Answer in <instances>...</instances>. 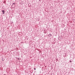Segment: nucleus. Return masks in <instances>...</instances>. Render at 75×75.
I'll return each instance as SVG.
<instances>
[{
    "label": "nucleus",
    "instance_id": "1",
    "mask_svg": "<svg viewBox=\"0 0 75 75\" xmlns=\"http://www.w3.org/2000/svg\"><path fill=\"white\" fill-rule=\"evenodd\" d=\"M1 11L3 12V14H5V11L4 10H2Z\"/></svg>",
    "mask_w": 75,
    "mask_h": 75
},
{
    "label": "nucleus",
    "instance_id": "2",
    "mask_svg": "<svg viewBox=\"0 0 75 75\" xmlns=\"http://www.w3.org/2000/svg\"><path fill=\"white\" fill-rule=\"evenodd\" d=\"M49 35V36L50 37H51V35H51V34H50Z\"/></svg>",
    "mask_w": 75,
    "mask_h": 75
},
{
    "label": "nucleus",
    "instance_id": "3",
    "mask_svg": "<svg viewBox=\"0 0 75 75\" xmlns=\"http://www.w3.org/2000/svg\"><path fill=\"white\" fill-rule=\"evenodd\" d=\"M17 12H18L19 11V10L18 9H17Z\"/></svg>",
    "mask_w": 75,
    "mask_h": 75
},
{
    "label": "nucleus",
    "instance_id": "4",
    "mask_svg": "<svg viewBox=\"0 0 75 75\" xmlns=\"http://www.w3.org/2000/svg\"><path fill=\"white\" fill-rule=\"evenodd\" d=\"M12 4V6H13V4L14 5V6H15V3H14Z\"/></svg>",
    "mask_w": 75,
    "mask_h": 75
},
{
    "label": "nucleus",
    "instance_id": "5",
    "mask_svg": "<svg viewBox=\"0 0 75 75\" xmlns=\"http://www.w3.org/2000/svg\"><path fill=\"white\" fill-rule=\"evenodd\" d=\"M70 62H72V61L71 60L70 61Z\"/></svg>",
    "mask_w": 75,
    "mask_h": 75
},
{
    "label": "nucleus",
    "instance_id": "6",
    "mask_svg": "<svg viewBox=\"0 0 75 75\" xmlns=\"http://www.w3.org/2000/svg\"><path fill=\"white\" fill-rule=\"evenodd\" d=\"M36 69L35 68V69H34V70H35Z\"/></svg>",
    "mask_w": 75,
    "mask_h": 75
},
{
    "label": "nucleus",
    "instance_id": "7",
    "mask_svg": "<svg viewBox=\"0 0 75 75\" xmlns=\"http://www.w3.org/2000/svg\"><path fill=\"white\" fill-rule=\"evenodd\" d=\"M18 59H19L18 58Z\"/></svg>",
    "mask_w": 75,
    "mask_h": 75
}]
</instances>
